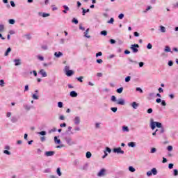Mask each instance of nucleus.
<instances>
[{
	"instance_id": "nucleus-1",
	"label": "nucleus",
	"mask_w": 178,
	"mask_h": 178,
	"mask_svg": "<svg viewBox=\"0 0 178 178\" xmlns=\"http://www.w3.org/2000/svg\"><path fill=\"white\" fill-rule=\"evenodd\" d=\"M150 127L152 130H155L156 127L161 129L162 127V123L159 122H154V119H150Z\"/></svg>"
},
{
	"instance_id": "nucleus-2",
	"label": "nucleus",
	"mask_w": 178,
	"mask_h": 178,
	"mask_svg": "<svg viewBox=\"0 0 178 178\" xmlns=\"http://www.w3.org/2000/svg\"><path fill=\"white\" fill-rule=\"evenodd\" d=\"M69 69H70V67L67 65H66L64 69L67 77H70V76H73V74H74V72L73 70H70Z\"/></svg>"
},
{
	"instance_id": "nucleus-3",
	"label": "nucleus",
	"mask_w": 178,
	"mask_h": 178,
	"mask_svg": "<svg viewBox=\"0 0 178 178\" xmlns=\"http://www.w3.org/2000/svg\"><path fill=\"white\" fill-rule=\"evenodd\" d=\"M138 48H140V45H138V44H131L130 47V49L134 54H137V52H138Z\"/></svg>"
},
{
	"instance_id": "nucleus-4",
	"label": "nucleus",
	"mask_w": 178,
	"mask_h": 178,
	"mask_svg": "<svg viewBox=\"0 0 178 178\" xmlns=\"http://www.w3.org/2000/svg\"><path fill=\"white\" fill-rule=\"evenodd\" d=\"M113 152L114 154H121V155H123L124 154V151L122 150V147H116L113 149Z\"/></svg>"
},
{
	"instance_id": "nucleus-5",
	"label": "nucleus",
	"mask_w": 178,
	"mask_h": 178,
	"mask_svg": "<svg viewBox=\"0 0 178 178\" xmlns=\"http://www.w3.org/2000/svg\"><path fill=\"white\" fill-rule=\"evenodd\" d=\"M98 177H102L104 176H106V170L105 168H102L100 171L97 173Z\"/></svg>"
},
{
	"instance_id": "nucleus-6",
	"label": "nucleus",
	"mask_w": 178,
	"mask_h": 178,
	"mask_svg": "<svg viewBox=\"0 0 178 178\" xmlns=\"http://www.w3.org/2000/svg\"><path fill=\"white\" fill-rule=\"evenodd\" d=\"M45 156H54L55 155V152L54 151H48L44 153Z\"/></svg>"
},
{
	"instance_id": "nucleus-7",
	"label": "nucleus",
	"mask_w": 178,
	"mask_h": 178,
	"mask_svg": "<svg viewBox=\"0 0 178 178\" xmlns=\"http://www.w3.org/2000/svg\"><path fill=\"white\" fill-rule=\"evenodd\" d=\"M65 140L68 145H73L74 144V142L72 141V138H65Z\"/></svg>"
},
{
	"instance_id": "nucleus-8",
	"label": "nucleus",
	"mask_w": 178,
	"mask_h": 178,
	"mask_svg": "<svg viewBox=\"0 0 178 178\" xmlns=\"http://www.w3.org/2000/svg\"><path fill=\"white\" fill-rule=\"evenodd\" d=\"M131 106H132L134 109H137L138 106H140V104L136 102H134L131 104Z\"/></svg>"
},
{
	"instance_id": "nucleus-9",
	"label": "nucleus",
	"mask_w": 178,
	"mask_h": 178,
	"mask_svg": "<svg viewBox=\"0 0 178 178\" xmlns=\"http://www.w3.org/2000/svg\"><path fill=\"white\" fill-rule=\"evenodd\" d=\"M39 74H41L42 77H47V72L44 70H40L39 71Z\"/></svg>"
},
{
	"instance_id": "nucleus-10",
	"label": "nucleus",
	"mask_w": 178,
	"mask_h": 178,
	"mask_svg": "<svg viewBox=\"0 0 178 178\" xmlns=\"http://www.w3.org/2000/svg\"><path fill=\"white\" fill-rule=\"evenodd\" d=\"M14 63L15 66H19V65H22V60L20 59H15Z\"/></svg>"
},
{
	"instance_id": "nucleus-11",
	"label": "nucleus",
	"mask_w": 178,
	"mask_h": 178,
	"mask_svg": "<svg viewBox=\"0 0 178 178\" xmlns=\"http://www.w3.org/2000/svg\"><path fill=\"white\" fill-rule=\"evenodd\" d=\"M74 124H80V117L76 116L74 120Z\"/></svg>"
},
{
	"instance_id": "nucleus-12",
	"label": "nucleus",
	"mask_w": 178,
	"mask_h": 178,
	"mask_svg": "<svg viewBox=\"0 0 178 178\" xmlns=\"http://www.w3.org/2000/svg\"><path fill=\"white\" fill-rule=\"evenodd\" d=\"M70 95L72 98H76V97H77V93L76 91L73 90L70 92Z\"/></svg>"
},
{
	"instance_id": "nucleus-13",
	"label": "nucleus",
	"mask_w": 178,
	"mask_h": 178,
	"mask_svg": "<svg viewBox=\"0 0 178 178\" xmlns=\"http://www.w3.org/2000/svg\"><path fill=\"white\" fill-rule=\"evenodd\" d=\"M54 56H56V58H60V56H63V53L60 51L55 52Z\"/></svg>"
},
{
	"instance_id": "nucleus-14",
	"label": "nucleus",
	"mask_w": 178,
	"mask_h": 178,
	"mask_svg": "<svg viewBox=\"0 0 178 178\" xmlns=\"http://www.w3.org/2000/svg\"><path fill=\"white\" fill-rule=\"evenodd\" d=\"M88 31H90V28H88L84 32V37H86V38H91V36L88 35Z\"/></svg>"
},
{
	"instance_id": "nucleus-15",
	"label": "nucleus",
	"mask_w": 178,
	"mask_h": 178,
	"mask_svg": "<svg viewBox=\"0 0 178 178\" xmlns=\"http://www.w3.org/2000/svg\"><path fill=\"white\" fill-rule=\"evenodd\" d=\"M10 52H12V48L8 47L4 54V56H8Z\"/></svg>"
},
{
	"instance_id": "nucleus-16",
	"label": "nucleus",
	"mask_w": 178,
	"mask_h": 178,
	"mask_svg": "<svg viewBox=\"0 0 178 178\" xmlns=\"http://www.w3.org/2000/svg\"><path fill=\"white\" fill-rule=\"evenodd\" d=\"M118 105H124V99H119L118 102H117Z\"/></svg>"
},
{
	"instance_id": "nucleus-17",
	"label": "nucleus",
	"mask_w": 178,
	"mask_h": 178,
	"mask_svg": "<svg viewBox=\"0 0 178 178\" xmlns=\"http://www.w3.org/2000/svg\"><path fill=\"white\" fill-rule=\"evenodd\" d=\"M63 8L65 9V10H63V13H67V10H70V8H69L68 6H66V5H64V6H63Z\"/></svg>"
},
{
	"instance_id": "nucleus-18",
	"label": "nucleus",
	"mask_w": 178,
	"mask_h": 178,
	"mask_svg": "<svg viewBox=\"0 0 178 178\" xmlns=\"http://www.w3.org/2000/svg\"><path fill=\"white\" fill-rule=\"evenodd\" d=\"M164 51H165V52H171V54H173V51H172V50L169 46H165Z\"/></svg>"
},
{
	"instance_id": "nucleus-19",
	"label": "nucleus",
	"mask_w": 178,
	"mask_h": 178,
	"mask_svg": "<svg viewBox=\"0 0 178 178\" xmlns=\"http://www.w3.org/2000/svg\"><path fill=\"white\" fill-rule=\"evenodd\" d=\"M152 175H154V176L158 175V170H156V168H154L151 170Z\"/></svg>"
},
{
	"instance_id": "nucleus-20",
	"label": "nucleus",
	"mask_w": 178,
	"mask_h": 178,
	"mask_svg": "<svg viewBox=\"0 0 178 178\" xmlns=\"http://www.w3.org/2000/svg\"><path fill=\"white\" fill-rule=\"evenodd\" d=\"M88 12H90V9H84L82 8V15L83 16H86V13H88Z\"/></svg>"
},
{
	"instance_id": "nucleus-21",
	"label": "nucleus",
	"mask_w": 178,
	"mask_h": 178,
	"mask_svg": "<svg viewBox=\"0 0 178 178\" xmlns=\"http://www.w3.org/2000/svg\"><path fill=\"white\" fill-rule=\"evenodd\" d=\"M128 147H131V148H134L136 147L135 142H130L128 143Z\"/></svg>"
},
{
	"instance_id": "nucleus-22",
	"label": "nucleus",
	"mask_w": 178,
	"mask_h": 178,
	"mask_svg": "<svg viewBox=\"0 0 178 178\" xmlns=\"http://www.w3.org/2000/svg\"><path fill=\"white\" fill-rule=\"evenodd\" d=\"M160 31L161 33H166V28L163 26H160Z\"/></svg>"
},
{
	"instance_id": "nucleus-23",
	"label": "nucleus",
	"mask_w": 178,
	"mask_h": 178,
	"mask_svg": "<svg viewBox=\"0 0 178 178\" xmlns=\"http://www.w3.org/2000/svg\"><path fill=\"white\" fill-rule=\"evenodd\" d=\"M161 130L158 131V134H163L165 133V128L163 127H161Z\"/></svg>"
},
{
	"instance_id": "nucleus-24",
	"label": "nucleus",
	"mask_w": 178,
	"mask_h": 178,
	"mask_svg": "<svg viewBox=\"0 0 178 178\" xmlns=\"http://www.w3.org/2000/svg\"><path fill=\"white\" fill-rule=\"evenodd\" d=\"M116 92H118V94H122V92H123V87H121L117 89Z\"/></svg>"
},
{
	"instance_id": "nucleus-25",
	"label": "nucleus",
	"mask_w": 178,
	"mask_h": 178,
	"mask_svg": "<svg viewBox=\"0 0 178 178\" xmlns=\"http://www.w3.org/2000/svg\"><path fill=\"white\" fill-rule=\"evenodd\" d=\"M54 143H56V144H60V140L58 139V137L55 136L54 137Z\"/></svg>"
},
{
	"instance_id": "nucleus-26",
	"label": "nucleus",
	"mask_w": 178,
	"mask_h": 178,
	"mask_svg": "<svg viewBox=\"0 0 178 178\" xmlns=\"http://www.w3.org/2000/svg\"><path fill=\"white\" fill-rule=\"evenodd\" d=\"M100 34H101V35H104L105 37L106 35H108V31H102L100 32Z\"/></svg>"
},
{
	"instance_id": "nucleus-27",
	"label": "nucleus",
	"mask_w": 178,
	"mask_h": 178,
	"mask_svg": "<svg viewBox=\"0 0 178 178\" xmlns=\"http://www.w3.org/2000/svg\"><path fill=\"white\" fill-rule=\"evenodd\" d=\"M91 156H92V154L90 152H86V158L88 159H90V158H91Z\"/></svg>"
},
{
	"instance_id": "nucleus-28",
	"label": "nucleus",
	"mask_w": 178,
	"mask_h": 178,
	"mask_svg": "<svg viewBox=\"0 0 178 178\" xmlns=\"http://www.w3.org/2000/svg\"><path fill=\"white\" fill-rule=\"evenodd\" d=\"M111 111L113 112V113H116L118 112V108L117 107H111Z\"/></svg>"
},
{
	"instance_id": "nucleus-29",
	"label": "nucleus",
	"mask_w": 178,
	"mask_h": 178,
	"mask_svg": "<svg viewBox=\"0 0 178 178\" xmlns=\"http://www.w3.org/2000/svg\"><path fill=\"white\" fill-rule=\"evenodd\" d=\"M56 173L58 176H62V172H60V168H58L56 170Z\"/></svg>"
},
{
	"instance_id": "nucleus-30",
	"label": "nucleus",
	"mask_w": 178,
	"mask_h": 178,
	"mask_svg": "<svg viewBox=\"0 0 178 178\" xmlns=\"http://www.w3.org/2000/svg\"><path fill=\"white\" fill-rule=\"evenodd\" d=\"M11 122H12L13 123H16V122H17V118H16V117H12V118H11Z\"/></svg>"
},
{
	"instance_id": "nucleus-31",
	"label": "nucleus",
	"mask_w": 178,
	"mask_h": 178,
	"mask_svg": "<svg viewBox=\"0 0 178 178\" xmlns=\"http://www.w3.org/2000/svg\"><path fill=\"white\" fill-rule=\"evenodd\" d=\"M83 79H84V76L76 77V80H78L79 83H83Z\"/></svg>"
},
{
	"instance_id": "nucleus-32",
	"label": "nucleus",
	"mask_w": 178,
	"mask_h": 178,
	"mask_svg": "<svg viewBox=\"0 0 178 178\" xmlns=\"http://www.w3.org/2000/svg\"><path fill=\"white\" fill-rule=\"evenodd\" d=\"M3 30H5V26L3 24H0V33H3Z\"/></svg>"
},
{
	"instance_id": "nucleus-33",
	"label": "nucleus",
	"mask_w": 178,
	"mask_h": 178,
	"mask_svg": "<svg viewBox=\"0 0 178 178\" xmlns=\"http://www.w3.org/2000/svg\"><path fill=\"white\" fill-rule=\"evenodd\" d=\"M0 86L1 87H5V81L3 79L0 80Z\"/></svg>"
},
{
	"instance_id": "nucleus-34",
	"label": "nucleus",
	"mask_w": 178,
	"mask_h": 178,
	"mask_svg": "<svg viewBox=\"0 0 178 178\" xmlns=\"http://www.w3.org/2000/svg\"><path fill=\"white\" fill-rule=\"evenodd\" d=\"M130 80H131V76H128L125 78V83H129V81H130Z\"/></svg>"
},
{
	"instance_id": "nucleus-35",
	"label": "nucleus",
	"mask_w": 178,
	"mask_h": 178,
	"mask_svg": "<svg viewBox=\"0 0 178 178\" xmlns=\"http://www.w3.org/2000/svg\"><path fill=\"white\" fill-rule=\"evenodd\" d=\"M129 172H134V171L136 170V168H134L133 166H129Z\"/></svg>"
},
{
	"instance_id": "nucleus-36",
	"label": "nucleus",
	"mask_w": 178,
	"mask_h": 178,
	"mask_svg": "<svg viewBox=\"0 0 178 178\" xmlns=\"http://www.w3.org/2000/svg\"><path fill=\"white\" fill-rule=\"evenodd\" d=\"M15 22H16V21H15V19H10L8 20V23H9L10 24H15Z\"/></svg>"
},
{
	"instance_id": "nucleus-37",
	"label": "nucleus",
	"mask_w": 178,
	"mask_h": 178,
	"mask_svg": "<svg viewBox=\"0 0 178 178\" xmlns=\"http://www.w3.org/2000/svg\"><path fill=\"white\" fill-rule=\"evenodd\" d=\"M72 23H74V24H79V20L76 18H73L72 20Z\"/></svg>"
},
{
	"instance_id": "nucleus-38",
	"label": "nucleus",
	"mask_w": 178,
	"mask_h": 178,
	"mask_svg": "<svg viewBox=\"0 0 178 178\" xmlns=\"http://www.w3.org/2000/svg\"><path fill=\"white\" fill-rule=\"evenodd\" d=\"M42 16V17H48L49 16H50V14L47 13H43Z\"/></svg>"
},
{
	"instance_id": "nucleus-39",
	"label": "nucleus",
	"mask_w": 178,
	"mask_h": 178,
	"mask_svg": "<svg viewBox=\"0 0 178 178\" xmlns=\"http://www.w3.org/2000/svg\"><path fill=\"white\" fill-rule=\"evenodd\" d=\"M113 22H115V19L113 18H111L110 20L107 22L109 24H113Z\"/></svg>"
},
{
	"instance_id": "nucleus-40",
	"label": "nucleus",
	"mask_w": 178,
	"mask_h": 178,
	"mask_svg": "<svg viewBox=\"0 0 178 178\" xmlns=\"http://www.w3.org/2000/svg\"><path fill=\"white\" fill-rule=\"evenodd\" d=\"M58 108H63V102H58Z\"/></svg>"
},
{
	"instance_id": "nucleus-41",
	"label": "nucleus",
	"mask_w": 178,
	"mask_h": 178,
	"mask_svg": "<svg viewBox=\"0 0 178 178\" xmlns=\"http://www.w3.org/2000/svg\"><path fill=\"white\" fill-rule=\"evenodd\" d=\"M136 91L140 92V94H143V92H144V91L143 90V89H141V88H136Z\"/></svg>"
},
{
	"instance_id": "nucleus-42",
	"label": "nucleus",
	"mask_w": 178,
	"mask_h": 178,
	"mask_svg": "<svg viewBox=\"0 0 178 178\" xmlns=\"http://www.w3.org/2000/svg\"><path fill=\"white\" fill-rule=\"evenodd\" d=\"M38 134H40V136H45L47 134V131H42L40 132H38Z\"/></svg>"
},
{
	"instance_id": "nucleus-43",
	"label": "nucleus",
	"mask_w": 178,
	"mask_h": 178,
	"mask_svg": "<svg viewBox=\"0 0 178 178\" xmlns=\"http://www.w3.org/2000/svg\"><path fill=\"white\" fill-rule=\"evenodd\" d=\"M24 108L26 110V111H30V109H31V107L29 105H24Z\"/></svg>"
},
{
	"instance_id": "nucleus-44",
	"label": "nucleus",
	"mask_w": 178,
	"mask_h": 178,
	"mask_svg": "<svg viewBox=\"0 0 178 178\" xmlns=\"http://www.w3.org/2000/svg\"><path fill=\"white\" fill-rule=\"evenodd\" d=\"M122 130L123 131H129V127L123 126Z\"/></svg>"
},
{
	"instance_id": "nucleus-45",
	"label": "nucleus",
	"mask_w": 178,
	"mask_h": 178,
	"mask_svg": "<svg viewBox=\"0 0 178 178\" xmlns=\"http://www.w3.org/2000/svg\"><path fill=\"white\" fill-rule=\"evenodd\" d=\"M151 154H155L156 152V148L152 147L150 151Z\"/></svg>"
},
{
	"instance_id": "nucleus-46",
	"label": "nucleus",
	"mask_w": 178,
	"mask_h": 178,
	"mask_svg": "<svg viewBox=\"0 0 178 178\" xmlns=\"http://www.w3.org/2000/svg\"><path fill=\"white\" fill-rule=\"evenodd\" d=\"M106 152H108V154H111V152H112V149H111L110 147H106Z\"/></svg>"
},
{
	"instance_id": "nucleus-47",
	"label": "nucleus",
	"mask_w": 178,
	"mask_h": 178,
	"mask_svg": "<svg viewBox=\"0 0 178 178\" xmlns=\"http://www.w3.org/2000/svg\"><path fill=\"white\" fill-rule=\"evenodd\" d=\"M24 37H26L27 40H31V35L30 33L24 35Z\"/></svg>"
},
{
	"instance_id": "nucleus-48",
	"label": "nucleus",
	"mask_w": 178,
	"mask_h": 178,
	"mask_svg": "<svg viewBox=\"0 0 178 178\" xmlns=\"http://www.w3.org/2000/svg\"><path fill=\"white\" fill-rule=\"evenodd\" d=\"M87 168H88V164H85L83 168H82V170H87Z\"/></svg>"
},
{
	"instance_id": "nucleus-49",
	"label": "nucleus",
	"mask_w": 178,
	"mask_h": 178,
	"mask_svg": "<svg viewBox=\"0 0 178 178\" xmlns=\"http://www.w3.org/2000/svg\"><path fill=\"white\" fill-rule=\"evenodd\" d=\"M111 101L113 102H116V97L115 95L111 96Z\"/></svg>"
},
{
	"instance_id": "nucleus-50",
	"label": "nucleus",
	"mask_w": 178,
	"mask_h": 178,
	"mask_svg": "<svg viewBox=\"0 0 178 178\" xmlns=\"http://www.w3.org/2000/svg\"><path fill=\"white\" fill-rule=\"evenodd\" d=\"M123 17H124V14L121 13L118 15V18L122 20V19H123Z\"/></svg>"
},
{
	"instance_id": "nucleus-51",
	"label": "nucleus",
	"mask_w": 178,
	"mask_h": 178,
	"mask_svg": "<svg viewBox=\"0 0 178 178\" xmlns=\"http://www.w3.org/2000/svg\"><path fill=\"white\" fill-rule=\"evenodd\" d=\"M173 175H174L175 176H178V170H177V169H175V170H173Z\"/></svg>"
},
{
	"instance_id": "nucleus-52",
	"label": "nucleus",
	"mask_w": 178,
	"mask_h": 178,
	"mask_svg": "<svg viewBox=\"0 0 178 178\" xmlns=\"http://www.w3.org/2000/svg\"><path fill=\"white\" fill-rule=\"evenodd\" d=\"M32 98L33 99H38V96L37 95V94H33L32 95Z\"/></svg>"
},
{
	"instance_id": "nucleus-53",
	"label": "nucleus",
	"mask_w": 178,
	"mask_h": 178,
	"mask_svg": "<svg viewBox=\"0 0 178 178\" xmlns=\"http://www.w3.org/2000/svg\"><path fill=\"white\" fill-rule=\"evenodd\" d=\"M168 151H173V147L172 145H169L167 147Z\"/></svg>"
},
{
	"instance_id": "nucleus-54",
	"label": "nucleus",
	"mask_w": 178,
	"mask_h": 178,
	"mask_svg": "<svg viewBox=\"0 0 178 178\" xmlns=\"http://www.w3.org/2000/svg\"><path fill=\"white\" fill-rule=\"evenodd\" d=\"M147 49H152V44L151 43H149L147 45Z\"/></svg>"
},
{
	"instance_id": "nucleus-55",
	"label": "nucleus",
	"mask_w": 178,
	"mask_h": 178,
	"mask_svg": "<svg viewBox=\"0 0 178 178\" xmlns=\"http://www.w3.org/2000/svg\"><path fill=\"white\" fill-rule=\"evenodd\" d=\"M3 154H6V155H10L11 153L8 150H4Z\"/></svg>"
},
{
	"instance_id": "nucleus-56",
	"label": "nucleus",
	"mask_w": 178,
	"mask_h": 178,
	"mask_svg": "<svg viewBox=\"0 0 178 178\" xmlns=\"http://www.w3.org/2000/svg\"><path fill=\"white\" fill-rule=\"evenodd\" d=\"M98 56H102V52L99 51L96 54V58H98Z\"/></svg>"
},
{
	"instance_id": "nucleus-57",
	"label": "nucleus",
	"mask_w": 178,
	"mask_h": 178,
	"mask_svg": "<svg viewBox=\"0 0 178 178\" xmlns=\"http://www.w3.org/2000/svg\"><path fill=\"white\" fill-rule=\"evenodd\" d=\"M173 166H175V165L173 163L168 164V168L169 169H173Z\"/></svg>"
},
{
	"instance_id": "nucleus-58",
	"label": "nucleus",
	"mask_w": 178,
	"mask_h": 178,
	"mask_svg": "<svg viewBox=\"0 0 178 178\" xmlns=\"http://www.w3.org/2000/svg\"><path fill=\"white\" fill-rule=\"evenodd\" d=\"M162 106H166V102L165 100H161Z\"/></svg>"
},
{
	"instance_id": "nucleus-59",
	"label": "nucleus",
	"mask_w": 178,
	"mask_h": 178,
	"mask_svg": "<svg viewBox=\"0 0 178 178\" xmlns=\"http://www.w3.org/2000/svg\"><path fill=\"white\" fill-rule=\"evenodd\" d=\"M168 65V66H173V61L169 60Z\"/></svg>"
},
{
	"instance_id": "nucleus-60",
	"label": "nucleus",
	"mask_w": 178,
	"mask_h": 178,
	"mask_svg": "<svg viewBox=\"0 0 178 178\" xmlns=\"http://www.w3.org/2000/svg\"><path fill=\"white\" fill-rule=\"evenodd\" d=\"M96 62H97V63L101 64V63H102L103 60H102V59H97Z\"/></svg>"
},
{
	"instance_id": "nucleus-61",
	"label": "nucleus",
	"mask_w": 178,
	"mask_h": 178,
	"mask_svg": "<svg viewBox=\"0 0 178 178\" xmlns=\"http://www.w3.org/2000/svg\"><path fill=\"white\" fill-rule=\"evenodd\" d=\"M99 124H101V123H99V122H97L96 124H95V128L96 129H99Z\"/></svg>"
},
{
	"instance_id": "nucleus-62",
	"label": "nucleus",
	"mask_w": 178,
	"mask_h": 178,
	"mask_svg": "<svg viewBox=\"0 0 178 178\" xmlns=\"http://www.w3.org/2000/svg\"><path fill=\"white\" fill-rule=\"evenodd\" d=\"M110 42H111V44H116V40H113V39H111V40H110Z\"/></svg>"
},
{
	"instance_id": "nucleus-63",
	"label": "nucleus",
	"mask_w": 178,
	"mask_h": 178,
	"mask_svg": "<svg viewBox=\"0 0 178 178\" xmlns=\"http://www.w3.org/2000/svg\"><path fill=\"white\" fill-rule=\"evenodd\" d=\"M152 112H153L152 108L147 109V113H152Z\"/></svg>"
},
{
	"instance_id": "nucleus-64",
	"label": "nucleus",
	"mask_w": 178,
	"mask_h": 178,
	"mask_svg": "<svg viewBox=\"0 0 178 178\" xmlns=\"http://www.w3.org/2000/svg\"><path fill=\"white\" fill-rule=\"evenodd\" d=\"M24 91H29V85L25 86Z\"/></svg>"
}]
</instances>
